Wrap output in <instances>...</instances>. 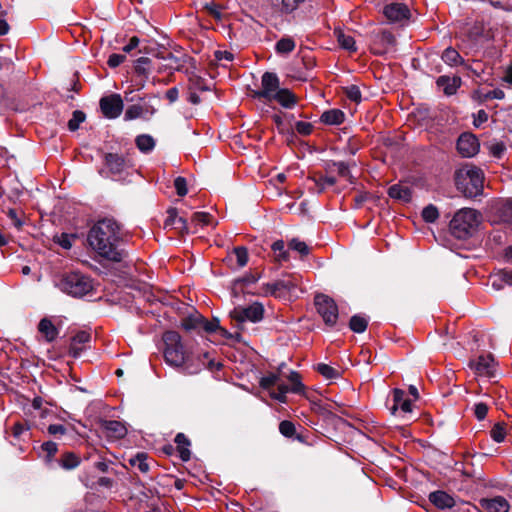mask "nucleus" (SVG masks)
<instances>
[{
    "label": "nucleus",
    "instance_id": "nucleus-20",
    "mask_svg": "<svg viewBox=\"0 0 512 512\" xmlns=\"http://www.w3.org/2000/svg\"><path fill=\"white\" fill-rule=\"evenodd\" d=\"M461 83V78L458 76L450 77L447 75H442L439 76L436 80L437 87L441 89L447 96L456 94L457 90L461 86Z\"/></svg>",
    "mask_w": 512,
    "mask_h": 512
},
{
    "label": "nucleus",
    "instance_id": "nucleus-47",
    "mask_svg": "<svg viewBox=\"0 0 512 512\" xmlns=\"http://www.w3.org/2000/svg\"><path fill=\"white\" fill-rule=\"evenodd\" d=\"M84 120L85 114L80 110H75L72 114V118L68 121L69 130L76 131Z\"/></svg>",
    "mask_w": 512,
    "mask_h": 512
},
{
    "label": "nucleus",
    "instance_id": "nucleus-14",
    "mask_svg": "<svg viewBox=\"0 0 512 512\" xmlns=\"http://www.w3.org/2000/svg\"><path fill=\"white\" fill-rule=\"evenodd\" d=\"M156 113V108L149 102L137 103L129 106L124 114V120L150 119Z\"/></svg>",
    "mask_w": 512,
    "mask_h": 512
},
{
    "label": "nucleus",
    "instance_id": "nucleus-8",
    "mask_svg": "<svg viewBox=\"0 0 512 512\" xmlns=\"http://www.w3.org/2000/svg\"><path fill=\"white\" fill-rule=\"evenodd\" d=\"M386 405L393 416L407 417L413 412L415 404L405 393L404 388L395 387L391 390Z\"/></svg>",
    "mask_w": 512,
    "mask_h": 512
},
{
    "label": "nucleus",
    "instance_id": "nucleus-15",
    "mask_svg": "<svg viewBox=\"0 0 512 512\" xmlns=\"http://www.w3.org/2000/svg\"><path fill=\"white\" fill-rule=\"evenodd\" d=\"M479 141L471 133H463L457 140L458 152L466 158L473 157L479 151Z\"/></svg>",
    "mask_w": 512,
    "mask_h": 512
},
{
    "label": "nucleus",
    "instance_id": "nucleus-7",
    "mask_svg": "<svg viewBox=\"0 0 512 512\" xmlns=\"http://www.w3.org/2000/svg\"><path fill=\"white\" fill-rule=\"evenodd\" d=\"M469 367L477 380L490 381L496 379L500 374L498 365L492 354L479 355L476 359L470 361Z\"/></svg>",
    "mask_w": 512,
    "mask_h": 512
},
{
    "label": "nucleus",
    "instance_id": "nucleus-49",
    "mask_svg": "<svg viewBox=\"0 0 512 512\" xmlns=\"http://www.w3.org/2000/svg\"><path fill=\"white\" fill-rule=\"evenodd\" d=\"M344 91H345L346 97L349 100H351L355 103L361 102L362 95H361V91L358 86H356V85L347 86V87H345Z\"/></svg>",
    "mask_w": 512,
    "mask_h": 512
},
{
    "label": "nucleus",
    "instance_id": "nucleus-52",
    "mask_svg": "<svg viewBox=\"0 0 512 512\" xmlns=\"http://www.w3.org/2000/svg\"><path fill=\"white\" fill-rule=\"evenodd\" d=\"M234 254L237 259V264L239 267H244L248 262V251L245 247L240 246L234 249Z\"/></svg>",
    "mask_w": 512,
    "mask_h": 512
},
{
    "label": "nucleus",
    "instance_id": "nucleus-48",
    "mask_svg": "<svg viewBox=\"0 0 512 512\" xmlns=\"http://www.w3.org/2000/svg\"><path fill=\"white\" fill-rule=\"evenodd\" d=\"M422 217L426 222L433 223L439 217L438 209L434 205L430 204L423 209Z\"/></svg>",
    "mask_w": 512,
    "mask_h": 512
},
{
    "label": "nucleus",
    "instance_id": "nucleus-63",
    "mask_svg": "<svg viewBox=\"0 0 512 512\" xmlns=\"http://www.w3.org/2000/svg\"><path fill=\"white\" fill-rule=\"evenodd\" d=\"M278 379H280L277 376L276 369L273 371H269L260 381L259 384H276L278 383Z\"/></svg>",
    "mask_w": 512,
    "mask_h": 512
},
{
    "label": "nucleus",
    "instance_id": "nucleus-12",
    "mask_svg": "<svg viewBox=\"0 0 512 512\" xmlns=\"http://www.w3.org/2000/svg\"><path fill=\"white\" fill-rule=\"evenodd\" d=\"M105 166L113 179H121L130 167L129 162L117 153H107L104 158Z\"/></svg>",
    "mask_w": 512,
    "mask_h": 512
},
{
    "label": "nucleus",
    "instance_id": "nucleus-5",
    "mask_svg": "<svg viewBox=\"0 0 512 512\" xmlns=\"http://www.w3.org/2000/svg\"><path fill=\"white\" fill-rule=\"evenodd\" d=\"M481 214L472 208L460 209L450 222V230L457 239H467L477 230Z\"/></svg>",
    "mask_w": 512,
    "mask_h": 512
},
{
    "label": "nucleus",
    "instance_id": "nucleus-35",
    "mask_svg": "<svg viewBox=\"0 0 512 512\" xmlns=\"http://www.w3.org/2000/svg\"><path fill=\"white\" fill-rule=\"evenodd\" d=\"M147 459L148 454L146 452H138L128 459V463L132 467L136 466L142 473H147L150 469Z\"/></svg>",
    "mask_w": 512,
    "mask_h": 512
},
{
    "label": "nucleus",
    "instance_id": "nucleus-34",
    "mask_svg": "<svg viewBox=\"0 0 512 512\" xmlns=\"http://www.w3.org/2000/svg\"><path fill=\"white\" fill-rule=\"evenodd\" d=\"M58 462L63 469L73 470L80 465L81 460L80 457L77 456L74 452H65L62 454Z\"/></svg>",
    "mask_w": 512,
    "mask_h": 512
},
{
    "label": "nucleus",
    "instance_id": "nucleus-55",
    "mask_svg": "<svg viewBox=\"0 0 512 512\" xmlns=\"http://www.w3.org/2000/svg\"><path fill=\"white\" fill-rule=\"evenodd\" d=\"M488 413V405L483 402L476 403L474 406V415L475 417L481 421L484 420Z\"/></svg>",
    "mask_w": 512,
    "mask_h": 512
},
{
    "label": "nucleus",
    "instance_id": "nucleus-41",
    "mask_svg": "<svg viewBox=\"0 0 512 512\" xmlns=\"http://www.w3.org/2000/svg\"><path fill=\"white\" fill-rule=\"evenodd\" d=\"M274 254L275 259L278 262H286L289 259V253L287 250H285V243L283 240H277L275 241L271 246Z\"/></svg>",
    "mask_w": 512,
    "mask_h": 512
},
{
    "label": "nucleus",
    "instance_id": "nucleus-25",
    "mask_svg": "<svg viewBox=\"0 0 512 512\" xmlns=\"http://www.w3.org/2000/svg\"><path fill=\"white\" fill-rule=\"evenodd\" d=\"M272 100L277 101L282 107L286 109L293 108L297 103V98L289 89L282 88Z\"/></svg>",
    "mask_w": 512,
    "mask_h": 512
},
{
    "label": "nucleus",
    "instance_id": "nucleus-16",
    "mask_svg": "<svg viewBox=\"0 0 512 512\" xmlns=\"http://www.w3.org/2000/svg\"><path fill=\"white\" fill-rule=\"evenodd\" d=\"M99 426L102 432L111 439H122L128 432L125 424L117 420L100 419Z\"/></svg>",
    "mask_w": 512,
    "mask_h": 512
},
{
    "label": "nucleus",
    "instance_id": "nucleus-30",
    "mask_svg": "<svg viewBox=\"0 0 512 512\" xmlns=\"http://www.w3.org/2000/svg\"><path fill=\"white\" fill-rule=\"evenodd\" d=\"M39 332L45 336L46 340L51 342L58 336V330L51 320L44 318L39 322Z\"/></svg>",
    "mask_w": 512,
    "mask_h": 512
},
{
    "label": "nucleus",
    "instance_id": "nucleus-3",
    "mask_svg": "<svg viewBox=\"0 0 512 512\" xmlns=\"http://www.w3.org/2000/svg\"><path fill=\"white\" fill-rule=\"evenodd\" d=\"M484 172L479 167L466 164L455 172L457 189L465 197L475 198L482 195L484 189Z\"/></svg>",
    "mask_w": 512,
    "mask_h": 512
},
{
    "label": "nucleus",
    "instance_id": "nucleus-39",
    "mask_svg": "<svg viewBox=\"0 0 512 512\" xmlns=\"http://www.w3.org/2000/svg\"><path fill=\"white\" fill-rule=\"evenodd\" d=\"M294 287L291 281L278 280L274 283L267 284V292L272 295H278L282 291H290Z\"/></svg>",
    "mask_w": 512,
    "mask_h": 512
},
{
    "label": "nucleus",
    "instance_id": "nucleus-27",
    "mask_svg": "<svg viewBox=\"0 0 512 512\" xmlns=\"http://www.w3.org/2000/svg\"><path fill=\"white\" fill-rule=\"evenodd\" d=\"M168 216L164 222L165 227H174L180 231H187V222L183 217L178 216L177 210H168Z\"/></svg>",
    "mask_w": 512,
    "mask_h": 512
},
{
    "label": "nucleus",
    "instance_id": "nucleus-9",
    "mask_svg": "<svg viewBox=\"0 0 512 512\" xmlns=\"http://www.w3.org/2000/svg\"><path fill=\"white\" fill-rule=\"evenodd\" d=\"M264 307L259 302H254L249 306H237L230 312V317L236 322L239 329H242L246 321L253 323L263 319Z\"/></svg>",
    "mask_w": 512,
    "mask_h": 512
},
{
    "label": "nucleus",
    "instance_id": "nucleus-2",
    "mask_svg": "<svg viewBox=\"0 0 512 512\" xmlns=\"http://www.w3.org/2000/svg\"><path fill=\"white\" fill-rule=\"evenodd\" d=\"M163 342V355L167 365L187 374H195L200 371L199 366H194L191 363V354L186 349L178 332H165L163 334Z\"/></svg>",
    "mask_w": 512,
    "mask_h": 512
},
{
    "label": "nucleus",
    "instance_id": "nucleus-53",
    "mask_svg": "<svg viewBox=\"0 0 512 512\" xmlns=\"http://www.w3.org/2000/svg\"><path fill=\"white\" fill-rule=\"evenodd\" d=\"M174 187L179 196H181V197L185 196L188 192L186 178H184L182 176H178L174 180Z\"/></svg>",
    "mask_w": 512,
    "mask_h": 512
},
{
    "label": "nucleus",
    "instance_id": "nucleus-38",
    "mask_svg": "<svg viewBox=\"0 0 512 512\" xmlns=\"http://www.w3.org/2000/svg\"><path fill=\"white\" fill-rule=\"evenodd\" d=\"M201 329L207 333H212L219 330L223 336L227 338L231 337V334L228 333L227 330L220 327L219 320L216 318H214L213 320H207L206 318L203 317Z\"/></svg>",
    "mask_w": 512,
    "mask_h": 512
},
{
    "label": "nucleus",
    "instance_id": "nucleus-56",
    "mask_svg": "<svg viewBox=\"0 0 512 512\" xmlns=\"http://www.w3.org/2000/svg\"><path fill=\"white\" fill-rule=\"evenodd\" d=\"M150 59L148 57H140L136 60L135 70L139 74H146L148 66L150 65Z\"/></svg>",
    "mask_w": 512,
    "mask_h": 512
},
{
    "label": "nucleus",
    "instance_id": "nucleus-36",
    "mask_svg": "<svg viewBox=\"0 0 512 512\" xmlns=\"http://www.w3.org/2000/svg\"><path fill=\"white\" fill-rule=\"evenodd\" d=\"M135 143L137 148L143 153L151 152L155 147V141L152 136L142 134L136 137Z\"/></svg>",
    "mask_w": 512,
    "mask_h": 512
},
{
    "label": "nucleus",
    "instance_id": "nucleus-18",
    "mask_svg": "<svg viewBox=\"0 0 512 512\" xmlns=\"http://www.w3.org/2000/svg\"><path fill=\"white\" fill-rule=\"evenodd\" d=\"M383 13L390 22H401L408 20L410 10L403 3H391L384 7Z\"/></svg>",
    "mask_w": 512,
    "mask_h": 512
},
{
    "label": "nucleus",
    "instance_id": "nucleus-28",
    "mask_svg": "<svg viewBox=\"0 0 512 512\" xmlns=\"http://www.w3.org/2000/svg\"><path fill=\"white\" fill-rule=\"evenodd\" d=\"M334 34L341 48L349 52L357 51L356 42L351 35L344 33L341 29H335Z\"/></svg>",
    "mask_w": 512,
    "mask_h": 512
},
{
    "label": "nucleus",
    "instance_id": "nucleus-11",
    "mask_svg": "<svg viewBox=\"0 0 512 512\" xmlns=\"http://www.w3.org/2000/svg\"><path fill=\"white\" fill-rule=\"evenodd\" d=\"M282 88H280L279 78L275 73L265 72L261 79V89L255 92V97L272 101V98Z\"/></svg>",
    "mask_w": 512,
    "mask_h": 512
},
{
    "label": "nucleus",
    "instance_id": "nucleus-62",
    "mask_svg": "<svg viewBox=\"0 0 512 512\" xmlns=\"http://www.w3.org/2000/svg\"><path fill=\"white\" fill-rule=\"evenodd\" d=\"M504 97H505L504 91L501 89H498V88L488 91V92H485V94L483 95V99H486V101L490 100V99L501 100V99H504Z\"/></svg>",
    "mask_w": 512,
    "mask_h": 512
},
{
    "label": "nucleus",
    "instance_id": "nucleus-46",
    "mask_svg": "<svg viewBox=\"0 0 512 512\" xmlns=\"http://www.w3.org/2000/svg\"><path fill=\"white\" fill-rule=\"evenodd\" d=\"M316 369L326 379L338 378L340 375V371L338 369H335L324 363H319L316 366Z\"/></svg>",
    "mask_w": 512,
    "mask_h": 512
},
{
    "label": "nucleus",
    "instance_id": "nucleus-40",
    "mask_svg": "<svg viewBox=\"0 0 512 512\" xmlns=\"http://www.w3.org/2000/svg\"><path fill=\"white\" fill-rule=\"evenodd\" d=\"M295 41L291 37H283L277 41L275 50L278 54H288L295 49Z\"/></svg>",
    "mask_w": 512,
    "mask_h": 512
},
{
    "label": "nucleus",
    "instance_id": "nucleus-22",
    "mask_svg": "<svg viewBox=\"0 0 512 512\" xmlns=\"http://www.w3.org/2000/svg\"><path fill=\"white\" fill-rule=\"evenodd\" d=\"M278 384H302V377L297 371L291 370L285 363L280 364L277 369Z\"/></svg>",
    "mask_w": 512,
    "mask_h": 512
},
{
    "label": "nucleus",
    "instance_id": "nucleus-6",
    "mask_svg": "<svg viewBox=\"0 0 512 512\" xmlns=\"http://www.w3.org/2000/svg\"><path fill=\"white\" fill-rule=\"evenodd\" d=\"M309 386H278V391H274V386H252L246 389L248 392L257 395L262 401L268 403V398L277 400L280 403L287 402L286 394L291 392L294 394H304Z\"/></svg>",
    "mask_w": 512,
    "mask_h": 512
},
{
    "label": "nucleus",
    "instance_id": "nucleus-54",
    "mask_svg": "<svg viewBox=\"0 0 512 512\" xmlns=\"http://www.w3.org/2000/svg\"><path fill=\"white\" fill-rule=\"evenodd\" d=\"M295 130L297 131V133H299L300 135H303V136H307L309 134H311L312 130H313V126L311 123L309 122H305V121H297L295 123Z\"/></svg>",
    "mask_w": 512,
    "mask_h": 512
},
{
    "label": "nucleus",
    "instance_id": "nucleus-58",
    "mask_svg": "<svg viewBox=\"0 0 512 512\" xmlns=\"http://www.w3.org/2000/svg\"><path fill=\"white\" fill-rule=\"evenodd\" d=\"M126 60V56L124 54H111L108 58L107 64L111 68H116L120 66Z\"/></svg>",
    "mask_w": 512,
    "mask_h": 512
},
{
    "label": "nucleus",
    "instance_id": "nucleus-29",
    "mask_svg": "<svg viewBox=\"0 0 512 512\" xmlns=\"http://www.w3.org/2000/svg\"><path fill=\"white\" fill-rule=\"evenodd\" d=\"M309 181L313 183L312 187H309L311 191L316 193H322L327 187L333 186L336 183V179L333 176H320L319 178H309Z\"/></svg>",
    "mask_w": 512,
    "mask_h": 512
},
{
    "label": "nucleus",
    "instance_id": "nucleus-17",
    "mask_svg": "<svg viewBox=\"0 0 512 512\" xmlns=\"http://www.w3.org/2000/svg\"><path fill=\"white\" fill-rule=\"evenodd\" d=\"M372 51L374 54H383L391 46L395 45V37L389 31L383 30L372 36Z\"/></svg>",
    "mask_w": 512,
    "mask_h": 512
},
{
    "label": "nucleus",
    "instance_id": "nucleus-60",
    "mask_svg": "<svg viewBox=\"0 0 512 512\" xmlns=\"http://www.w3.org/2000/svg\"><path fill=\"white\" fill-rule=\"evenodd\" d=\"M206 10L208 13L213 16L215 19L220 20L221 19V7L213 2L207 3L205 5Z\"/></svg>",
    "mask_w": 512,
    "mask_h": 512
},
{
    "label": "nucleus",
    "instance_id": "nucleus-21",
    "mask_svg": "<svg viewBox=\"0 0 512 512\" xmlns=\"http://www.w3.org/2000/svg\"><path fill=\"white\" fill-rule=\"evenodd\" d=\"M429 501L438 509H450L455 506V499L443 490H436L429 494Z\"/></svg>",
    "mask_w": 512,
    "mask_h": 512
},
{
    "label": "nucleus",
    "instance_id": "nucleus-19",
    "mask_svg": "<svg viewBox=\"0 0 512 512\" xmlns=\"http://www.w3.org/2000/svg\"><path fill=\"white\" fill-rule=\"evenodd\" d=\"M479 505L483 512H508L510 509L509 502L503 496L482 498Z\"/></svg>",
    "mask_w": 512,
    "mask_h": 512
},
{
    "label": "nucleus",
    "instance_id": "nucleus-33",
    "mask_svg": "<svg viewBox=\"0 0 512 512\" xmlns=\"http://www.w3.org/2000/svg\"><path fill=\"white\" fill-rule=\"evenodd\" d=\"M499 220L512 226V200L507 199L497 207Z\"/></svg>",
    "mask_w": 512,
    "mask_h": 512
},
{
    "label": "nucleus",
    "instance_id": "nucleus-44",
    "mask_svg": "<svg viewBox=\"0 0 512 512\" xmlns=\"http://www.w3.org/2000/svg\"><path fill=\"white\" fill-rule=\"evenodd\" d=\"M288 248L292 251L299 253L302 257L307 256L310 253V248L304 242L298 238H293L288 242Z\"/></svg>",
    "mask_w": 512,
    "mask_h": 512
},
{
    "label": "nucleus",
    "instance_id": "nucleus-24",
    "mask_svg": "<svg viewBox=\"0 0 512 512\" xmlns=\"http://www.w3.org/2000/svg\"><path fill=\"white\" fill-rule=\"evenodd\" d=\"M174 442L176 444V450L179 453V457L183 462H188L191 459V446L190 439L184 433H177Z\"/></svg>",
    "mask_w": 512,
    "mask_h": 512
},
{
    "label": "nucleus",
    "instance_id": "nucleus-64",
    "mask_svg": "<svg viewBox=\"0 0 512 512\" xmlns=\"http://www.w3.org/2000/svg\"><path fill=\"white\" fill-rule=\"evenodd\" d=\"M488 121V114L485 110H479L475 115H474V121H473V124L476 126V127H479L481 126L483 123L487 122Z\"/></svg>",
    "mask_w": 512,
    "mask_h": 512
},
{
    "label": "nucleus",
    "instance_id": "nucleus-26",
    "mask_svg": "<svg viewBox=\"0 0 512 512\" xmlns=\"http://www.w3.org/2000/svg\"><path fill=\"white\" fill-rule=\"evenodd\" d=\"M388 195L393 199L409 202L411 200L412 193L408 186L395 184L389 187Z\"/></svg>",
    "mask_w": 512,
    "mask_h": 512
},
{
    "label": "nucleus",
    "instance_id": "nucleus-23",
    "mask_svg": "<svg viewBox=\"0 0 512 512\" xmlns=\"http://www.w3.org/2000/svg\"><path fill=\"white\" fill-rule=\"evenodd\" d=\"M91 339V335L87 331L77 332L71 339L69 351L73 357H78L84 349V345Z\"/></svg>",
    "mask_w": 512,
    "mask_h": 512
},
{
    "label": "nucleus",
    "instance_id": "nucleus-10",
    "mask_svg": "<svg viewBox=\"0 0 512 512\" xmlns=\"http://www.w3.org/2000/svg\"><path fill=\"white\" fill-rule=\"evenodd\" d=\"M315 306L326 325L332 327L337 323L338 307L332 298L326 295H317L315 297Z\"/></svg>",
    "mask_w": 512,
    "mask_h": 512
},
{
    "label": "nucleus",
    "instance_id": "nucleus-42",
    "mask_svg": "<svg viewBox=\"0 0 512 512\" xmlns=\"http://www.w3.org/2000/svg\"><path fill=\"white\" fill-rule=\"evenodd\" d=\"M368 326V320L362 315H354L349 322L350 329L355 333H363Z\"/></svg>",
    "mask_w": 512,
    "mask_h": 512
},
{
    "label": "nucleus",
    "instance_id": "nucleus-13",
    "mask_svg": "<svg viewBox=\"0 0 512 512\" xmlns=\"http://www.w3.org/2000/svg\"><path fill=\"white\" fill-rule=\"evenodd\" d=\"M123 100L119 94H111L102 97L100 100V108L106 118L115 119L119 117L123 111Z\"/></svg>",
    "mask_w": 512,
    "mask_h": 512
},
{
    "label": "nucleus",
    "instance_id": "nucleus-43",
    "mask_svg": "<svg viewBox=\"0 0 512 512\" xmlns=\"http://www.w3.org/2000/svg\"><path fill=\"white\" fill-rule=\"evenodd\" d=\"M487 149L492 157L500 159L506 151V146L502 141L491 140L487 143Z\"/></svg>",
    "mask_w": 512,
    "mask_h": 512
},
{
    "label": "nucleus",
    "instance_id": "nucleus-31",
    "mask_svg": "<svg viewBox=\"0 0 512 512\" xmlns=\"http://www.w3.org/2000/svg\"><path fill=\"white\" fill-rule=\"evenodd\" d=\"M344 119L345 114L339 109L325 111L320 117L321 122L328 125H339Z\"/></svg>",
    "mask_w": 512,
    "mask_h": 512
},
{
    "label": "nucleus",
    "instance_id": "nucleus-59",
    "mask_svg": "<svg viewBox=\"0 0 512 512\" xmlns=\"http://www.w3.org/2000/svg\"><path fill=\"white\" fill-rule=\"evenodd\" d=\"M193 221L203 226L209 225L212 221V216L205 212H197L193 215Z\"/></svg>",
    "mask_w": 512,
    "mask_h": 512
},
{
    "label": "nucleus",
    "instance_id": "nucleus-1",
    "mask_svg": "<svg viewBox=\"0 0 512 512\" xmlns=\"http://www.w3.org/2000/svg\"><path fill=\"white\" fill-rule=\"evenodd\" d=\"M124 233L120 225L112 218L98 220L89 230L87 241L90 247L101 257L121 262L126 253L119 248Z\"/></svg>",
    "mask_w": 512,
    "mask_h": 512
},
{
    "label": "nucleus",
    "instance_id": "nucleus-45",
    "mask_svg": "<svg viewBox=\"0 0 512 512\" xmlns=\"http://www.w3.org/2000/svg\"><path fill=\"white\" fill-rule=\"evenodd\" d=\"M505 426H506L505 423L498 422V423L494 424V426L490 430V436L495 442L501 443L505 440V437H506Z\"/></svg>",
    "mask_w": 512,
    "mask_h": 512
},
{
    "label": "nucleus",
    "instance_id": "nucleus-51",
    "mask_svg": "<svg viewBox=\"0 0 512 512\" xmlns=\"http://www.w3.org/2000/svg\"><path fill=\"white\" fill-rule=\"evenodd\" d=\"M331 166L335 168L340 177L348 180L351 179L350 168L345 162H333Z\"/></svg>",
    "mask_w": 512,
    "mask_h": 512
},
{
    "label": "nucleus",
    "instance_id": "nucleus-57",
    "mask_svg": "<svg viewBox=\"0 0 512 512\" xmlns=\"http://www.w3.org/2000/svg\"><path fill=\"white\" fill-rule=\"evenodd\" d=\"M41 448L43 451H45L47 453V458L50 460L52 457H54V455L57 453L58 451V446L55 442L53 441H47V442H44L42 445H41Z\"/></svg>",
    "mask_w": 512,
    "mask_h": 512
},
{
    "label": "nucleus",
    "instance_id": "nucleus-4",
    "mask_svg": "<svg viewBox=\"0 0 512 512\" xmlns=\"http://www.w3.org/2000/svg\"><path fill=\"white\" fill-rule=\"evenodd\" d=\"M56 286L64 293L82 298L93 291V280L79 271L63 273L56 282Z\"/></svg>",
    "mask_w": 512,
    "mask_h": 512
},
{
    "label": "nucleus",
    "instance_id": "nucleus-50",
    "mask_svg": "<svg viewBox=\"0 0 512 512\" xmlns=\"http://www.w3.org/2000/svg\"><path fill=\"white\" fill-rule=\"evenodd\" d=\"M279 431L283 436L290 438L296 433V428L293 422L283 420L279 424Z\"/></svg>",
    "mask_w": 512,
    "mask_h": 512
},
{
    "label": "nucleus",
    "instance_id": "nucleus-37",
    "mask_svg": "<svg viewBox=\"0 0 512 512\" xmlns=\"http://www.w3.org/2000/svg\"><path fill=\"white\" fill-rule=\"evenodd\" d=\"M203 323V316L199 313H193L185 317L182 321V326L185 330L201 329Z\"/></svg>",
    "mask_w": 512,
    "mask_h": 512
},
{
    "label": "nucleus",
    "instance_id": "nucleus-61",
    "mask_svg": "<svg viewBox=\"0 0 512 512\" xmlns=\"http://www.w3.org/2000/svg\"><path fill=\"white\" fill-rule=\"evenodd\" d=\"M304 0H282V9L290 13L297 9L300 3H302Z\"/></svg>",
    "mask_w": 512,
    "mask_h": 512
},
{
    "label": "nucleus",
    "instance_id": "nucleus-32",
    "mask_svg": "<svg viewBox=\"0 0 512 512\" xmlns=\"http://www.w3.org/2000/svg\"><path fill=\"white\" fill-rule=\"evenodd\" d=\"M441 59L451 67L458 66L464 63L462 56L456 49L452 47H448L443 51Z\"/></svg>",
    "mask_w": 512,
    "mask_h": 512
}]
</instances>
